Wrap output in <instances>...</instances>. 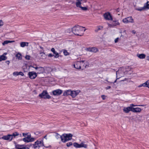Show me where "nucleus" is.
<instances>
[{
  "mask_svg": "<svg viewBox=\"0 0 149 149\" xmlns=\"http://www.w3.org/2000/svg\"><path fill=\"white\" fill-rule=\"evenodd\" d=\"M85 27H84L77 25L73 27L72 31V32L77 36H82L83 35L82 32L85 31L86 29H83Z\"/></svg>",
  "mask_w": 149,
  "mask_h": 149,
  "instance_id": "f257e3e1",
  "label": "nucleus"
},
{
  "mask_svg": "<svg viewBox=\"0 0 149 149\" xmlns=\"http://www.w3.org/2000/svg\"><path fill=\"white\" fill-rule=\"evenodd\" d=\"M19 135L18 133L15 132L12 134H8L7 136H4L1 137L3 139L11 141L14 138H15L16 136H17Z\"/></svg>",
  "mask_w": 149,
  "mask_h": 149,
  "instance_id": "f03ea898",
  "label": "nucleus"
},
{
  "mask_svg": "<svg viewBox=\"0 0 149 149\" xmlns=\"http://www.w3.org/2000/svg\"><path fill=\"white\" fill-rule=\"evenodd\" d=\"M44 146L43 143V141L42 140H37L36 141L34 144H30L29 146V147H32L34 148H36L37 147H40Z\"/></svg>",
  "mask_w": 149,
  "mask_h": 149,
  "instance_id": "7ed1b4c3",
  "label": "nucleus"
},
{
  "mask_svg": "<svg viewBox=\"0 0 149 149\" xmlns=\"http://www.w3.org/2000/svg\"><path fill=\"white\" fill-rule=\"evenodd\" d=\"M38 96L40 98L45 99H49L51 97L46 90L43 91L41 93L39 94Z\"/></svg>",
  "mask_w": 149,
  "mask_h": 149,
  "instance_id": "20e7f679",
  "label": "nucleus"
},
{
  "mask_svg": "<svg viewBox=\"0 0 149 149\" xmlns=\"http://www.w3.org/2000/svg\"><path fill=\"white\" fill-rule=\"evenodd\" d=\"M35 140V138L33 137H31V136L30 134L27 135L26 137H25L23 138L22 139L23 141L26 143L33 142Z\"/></svg>",
  "mask_w": 149,
  "mask_h": 149,
  "instance_id": "39448f33",
  "label": "nucleus"
},
{
  "mask_svg": "<svg viewBox=\"0 0 149 149\" xmlns=\"http://www.w3.org/2000/svg\"><path fill=\"white\" fill-rule=\"evenodd\" d=\"M28 74L30 78L31 79H34L37 76L36 73L33 71L29 72Z\"/></svg>",
  "mask_w": 149,
  "mask_h": 149,
  "instance_id": "423d86ee",
  "label": "nucleus"
},
{
  "mask_svg": "<svg viewBox=\"0 0 149 149\" xmlns=\"http://www.w3.org/2000/svg\"><path fill=\"white\" fill-rule=\"evenodd\" d=\"M103 15L104 18L108 20H112V16L109 13H106L104 14Z\"/></svg>",
  "mask_w": 149,
  "mask_h": 149,
  "instance_id": "0eeeda50",
  "label": "nucleus"
},
{
  "mask_svg": "<svg viewBox=\"0 0 149 149\" xmlns=\"http://www.w3.org/2000/svg\"><path fill=\"white\" fill-rule=\"evenodd\" d=\"M62 91L59 89L54 90L52 91V93L54 95H59L62 94Z\"/></svg>",
  "mask_w": 149,
  "mask_h": 149,
  "instance_id": "6e6552de",
  "label": "nucleus"
},
{
  "mask_svg": "<svg viewBox=\"0 0 149 149\" xmlns=\"http://www.w3.org/2000/svg\"><path fill=\"white\" fill-rule=\"evenodd\" d=\"M82 4V3H80L79 1L77 2L76 3V5L77 7L80 8L82 10L86 11L87 10L86 7H83L81 6V4Z\"/></svg>",
  "mask_w": 149,
  "mask_h": 149,
  "instance_id": "1a4fd4ad",
  "label": "nucleus"
},
{
  "mask_svg": "<svg viewBox=\"0 0 149 149\" xmlns=\"http://www.w3.org/2000/svg\"><path fill=\"white\" fill-rule=\"evenodd\" d=\"M74 65V67L77 69H81V61H77L75 62Z\"/></svg>",
  "mask_w": 149,
  "mask_h": 149,
  "instance_id": "9d476101",
  "label": "nucleus"
},
{
  "mask_svg": "<svg viewBox=\"0 0 149 149\" xmlns=\"http://www.w3.org/2000/svg\"><path fill=\"white\" fill-rule=\"evenodd\" d=\"M85 61H81V69H84L86 68L87 66H88V63L86 62L85 63H84Z\"/></svg>",
  "mask_w": 149,
  "mask_h": 149,
  "instance_id": "9b49d317",
  "label": "nucleus"
},
{
  "mask_svg": "<svg viewBox=\"0 0 149 149\" xmlns=\"http://www.w3.org/2000/svg\"><path fill=\"white\" fill-rule=\"evenodd\" d=\"M62 136L64 137V138H67L69 140H71L72 139V135L71 134H62Z\"/></svg>",
  "mask_w": 149,
  "mask_h": 149,
  "instance_id": "f8f14e48",
  "label": "nucleus"
},
{
  "mask_svg": "<svg viewBox=\"0 0 149 149\" xmlns=\"http://www.w3.org/2000/svg\"><path fill=\"white\" fill-rule=\"evenodd\" d=\"M132 107L131 106L128 107H124L123 109V111L126 113H128L130 111H132Z\"/></svg>",
  "mask_w": 149,
  "mask_h": 149,
  "instance_id": "ddd939ff",
  "label": "nucleus"
},
{
  "mask_svg": "<svg viewBox=\"0 0 149 149\" xmlns=\"http://www.w3.org/2000/svg\"><path fill=\"white\" fill-rule=\"evenodd\" d=\"M145 9H149V1H148L143 7L141 8V9H138V10L141 11Z\"/></svg>",
  "mask_w": 149,
  "mask_h": 149,
  "instance_id": "4468645a",
  "label": "nucleus"
},
{
  "mask_svg": "<svg viewBox=\"0 0 149 149\" xmlns=\"http://www.w3.org/2000/svg\"><path fill=\"white\" fill-rule=\"evenodd\" d=\"M141 111V109L140 108L136 107L133 108L132 107V111L134 112H139Z\"/></svg>",
  "mask_w": 149,
  "mask_h": 149,
  "instance_id": "2eb2a0df",
  "label": "nucleus"
},
{
  "mask_svg": "<svg viewBox=\"0 0 149 149\" xmlns=\"http://www.w3.org/2000/svg\"><path fill=\"white\" fill-rule=\"evenodd\" d=\"M22 145H16V149H29L28 147L26 146L22 147Z\"/></svg>",
  "mask_w": 149,
  "mask_h": 149,
  "instance_id": "dca6fc26",
  "label": "nucleus"
},
{
  "mask_svg": "<svg viewBox=\"0 0 149 149\" xmlns=\"http://www.w3.org/2000/svg\"><path fill=\"white\" fill-rule=\"evenodd\" d=\"M51 51L54 54V56L56 58H57L59 57L58 54V52H56L53 48L51 49Z\"/></svg>",
  "mask_w": 149,
  "mask_h": 149,
  "instance_id": "f3484780",
  "label": "nucleus"
},
{
  "mask_svg": "<svg viewBox=\"0 0 149 149\" xmlns=\"http://www.w3.org/2000/svg\"><path fill=\"white\" fill-rule=\"evenodd\" d=\"M88 50L90 52H96L98 51L97 48L95 47H92L88 49Z\"/></svg>",
  "mask_w": 149,
  "mask_h": 149,
  "instance_id": "a211bd4d",
  "label": "nucleus"
},
{
  "mask_svg": "<svg viewBox=\"0 0 149 149\" xmlns=\"http://www.w3.org/2000/svg\"><path fill=\"white\" fill-rule=\"evenodd\" d=\"M72 91L70 90H68L65 91L63 94V95L64 96L71 95Z\"/></svg>",
  "mask_w": 149,
  "mask_h": 149,
  "instance_id": "6ab92c4d",
  "label": "nucleus"
},
{
  "mask_svg": "<svg viewBox=\"0 0 149 149\" xmlns=\"http://www.w3.org/2000/svg\"><path fill=\"white\" fill-rule=\"evenodd\" d=\"M29 43L26 42H21L20 43V46L22 47H24L25 46H28Z\"/></svg>",
  "mask_w": 149,
  "mask_h": 149,
  "instance_id": "aec40b11",
  "label": "nucleus"
},
{
  "mask_svg": "<svg viewBox=\"0 0 149 149\" xmlns=\"http://www.w3.org/2000/svg\"><path fill=\"white\" fill-rule=\"evenodd\" d=\"M38 70V72H37L38 74H40L41 73H43L44 71V69L42 67H39Z\"/></svg>",
  "mask_w": 149,
  "mask_h": 149,
  "instance_id": "412c9836",
  "label": "nucleus"
},
{
  "mask_svg": "<svg viewBox=\"0 0 149 149\" xmlns=\"http://www.w3.org/2000/svg\"><path fill=\"white\" fill-rule=\"evenodd\" d=\"M103 26H99L97 27L96 29L95 30V32L97 33L98 31L102 30L103 28Z\"/></svg>",
  "mask_w": 149,
  "mask_h": 149,
  "instance_id": "4be33fe9",
  "label": "nucleus"
},
{
  "mask_svg": "<svg viewBox=\"0 0 149 149\" xmlns=\"http://www.w3.org/2000/svg\"><path fill=\"white\" fill-rule=\"evenodd\" d=\"M73 145L76 148H81V143L80 144H79L75 142L73 143Z\"/></svg>",
  "mask_w": 149,
  "mask_h": 149,
  "instance_id": "5701e85b",
  "label": "nucleus"
},
{
  "mask_svg": "<svg viewBox=\"0 0 149 149\" xmlns=\"http://www.w3.org/2000/svg\"><path fill=\"white\" fill-rule=\"evenodd\" d=\"M137 55V56L140 59H143L146 57V55L143 54H138Z\"/></svg>",
  "mask_w": 149,
  "mask_h": 149,
  "instance_id": "b1692460",
  "label": "nucleus"
},
{
  "mask_svg": "<svg viewBox=\"0 0 149 149\" xmlns=\"http://www.w3.org/2000/svg\"><path fill=\"white\" fill-rule=\"evenodd\" d=\"M15 41L14 40H6L3 42L2 43V45H5L6 44H7L9 43H11L13 42H14Z\"/></svg>",
  "mask_w": 149,
  "mask_h": 149,
  "instance_id": "393cba45",
  "label": "nucleus"
},
{
  "mask_svg": "<svg viewBox=\"0 0 149 149\" xmlns=\"http://www.w3.org/2000/svg\"><path fill=\"white\" fill-rule=\"evenodd\" d=\"M61 141L63 143H65L66 142L69 140L68 139V138H64V137L62 136V135H61Z\"/></svg>",
  "mask_w": 149,
  "mask_h": 149,
  "instance_id": "a878e982",
  "label": "nucleus"
},
{
  "mask_svg": "<svg viewBox=\"0 0 149 149\" xmlns=\"http://www.w3.org/2000/svg\"><path fill=\"white\" fill-rule=\"evenodd\" d=\"M16 57L19 60H21L22 59V55L21 53L19 52L16 55Z\"/></svg>",
  "mask_w": 149,
  "mask_h": 149,
  "instance_id": "bb28decb",
  "label": "nucleus"
},
{
  "mask_svg": "<svg viewBox=\"0 0 149 149\" xmlns=\"http://www.w3.org/2000/svg\"><path fill=\"white\" fill-rule=\"evenodd\" d=\"M7 58V57L4 55L1 56H0V61L6 60Z\"/></svg>",
  "mask_w": 149,
  "mask_h": 149,
  "instance_id": "cd10ccee",
  "label": "nucleus"
},
{
  "mask_svg": "<svg viewBox=\"0 0 149 149\" xmlns=\"http://www.w3.org/2000/svg\"><path fill=\"white\" fill-rule=\"evenodd\" d=\"M127 18L128 20V23H129V22H131V23L134 22L133 19L132 18V17H128Z\"/></svg>",
  "mask_w": 149,
  "mask_h": 149,
  "instance_id": "c85d7f7f",
  "label": "nucleus"
},
{
  "mask_svg": "<svg viewBox=\"0 0 149 149\" xmlns=\"http://www.w3.org/2000/svg\"><path fill=\"white\" fill-rule=\"evenodd\" d=\"M119 24L118 22L117 21H113L112 25L113 26H116L117 25H119Z\"/></svg>",
  "mask_w": 149,
  "mask_h": 149,
  "instance_id": "c756f323",
  "label": "nucleus"
},
{
  "mask_svg": "<svg viewBox=\"0 0 149 149\" xmlns=\"http://www.w3.org/2000/svg\"><path fill=\"white\" fill-rule=\"evenodd\" d=\"M81 147L86 148L87 147L88 145L86 144H85V142H83L81 143Z\"/></svg>",
  "mask_w": 149,
  "mask_h": 149,
  "instance_id": "7c9ffc66",
  "label": "nucleus"
},
{
  "mask_svg": "<svg viewBox=\"0 0 149 149\" xmlns=\"http://www.w3.org/2000/svg\"><path fill=\"white\" fill-rule=\"evenodd\" d=\"M75 94V91H72L71 95L72 97H75L76 96V95Z\"/></svg>",
  "mask_w": 149,
  "mask_h": 149,
  "instance_id": "2f4dec72",
  "label": "nucleus"
},
{
  "mask_svg": "<svg viewBox=\"0 0 149 149\" xmlns=\"http://www.w3.org/2000/svg\"><path fill=\"white\" fill-rule=\"evenodd\" d=\"M61 136H60L59 134H58L57 133H56V136H55V137H56V138L57 139H58L60 138L61 139Z\"/></svg>",
  "mask_w": 149,
  "mask_h": 149,
  "instance_id": "473e14b6",
  "label": "nucleus"
},
{
  "mask_svg": "<svg viewBox=\"0 0 149 149\" xmlns=\"http://www.w3.org/2000/svg\"><path fill=\"white\" fill-rule=\"evenodd\" d=\"M63 53L65 56H67L69 54L68 52L66 50H63Z\"/></svg>",
  "mask_w": 149,
  "mask_h": 149,
  "instance_id": "72a5a7b5",
  "label": "nucleus"
},
{
  "mask_svg": "<svg viewBox=\"0 0 149 149\" xmlns=\"http://www.w3.org/2000/svg\"><path fill=\"white\" fill-rule=\"evenodd\" d=\"M123 22L125 23H128L127 18H126L123 19Z\"/></svg>",
  "mask_w": 149,
  "mask_h": 149,
  "instance_id": "f704fd0d",
  "label": "nucleus"
},
{
  "mask_svg": "<svg viewBox=\"0 0 149 149\" xmlns=\"http://www.w3.org/2000/svg\"><path fill=\"white\" fill-rule=\"evenodd\" d=\"M146 83L145 82L144 83H143L142 84H141V85H139L138 86V87H141L142 86H143V87H146Z\"/></svg>",
  "mask_w": 149,
  "mask_h": 149,
  "instance_id": "c9c22d12",
  "label": "nucleus"
},
{
  "mask_svg": "<svg viewBox=\"0 0 149 149\" xmlns=\"http://www.w3.org/2000/svg\"><path fill=\"white\" fill-rule=\"evenodd\" d=\"M72 145V142H68V143H67V144H66V146L68 147H69L70 146Z\"/></svg>",
  "mask_w": 149,
  "mask_h": 149,
  "instance_id": "e433bc0d",
  "label": "nucleus"
},
{
  "mask_svg": "<svg viewBox=\"0 0 149 149\" xmlns=\"http://www.w3.org/2000/svg\"><path fill=\"white\" fill-rule=\"evenodd\" d=\"M146 87H147L149 88V80H148L146 82Z\"/></svg>",
  "mask_w": 149,
  "mask_h": 149,
  "instance_id": "4c0bfd02",
  "label": "nucleus"
},
{
  "mask_svg": "<svg viewBox=\"0 0 149 149\" xmlns=\"http://www.w3.org/2000/svg\"><path fill=\"white\" fill-rule=\"evenodd\" d=\"M40 55L41 56V58L44 59L45 58V53H44L43 54H40Z\"/></svg>",
  "mask_w": 149,
  "mask_h": 149,
  "instance_id": "58836bf2",
  "label": "nucleus"
},
{
  "mask_svg": "<svg viewBox=\"0 0 149 149\" xmlns=\"http://www.w3.org/2000/svg\"><path fill=\"white\" fill-rule=\"evenodd\" d=\"M25 58L26 60H29L30 59V56L29 55H26Z\"/></svg>",
  "mask_w": 149,
  "mask_h": 149,
  "instance_id": "ea45409f",
  "label": "nucleus"
},
{
  "mask_svg": "<svg viewBox=\"0 0 149 149\" xmlns=\"http://www.w3.org/2000/svg\"><path fill=\"white\" fill-rule=\"evenodd\" d=\"M13 74L14 76H17L19 75L18 72H15L13 73Z\"/></svg>",
  "mask_w": 149,
  "mask_h": 149,
  "instance_id": "a19ab883",
  "label": "nucleus"
},
{
  "mask_svg": "<svg viewBox=\"0 0 149 149\" xmlns=\"http://www.w3.org/2000/svg\"><path fill=\"white\" fill-rule=\"evenodd\" d=\"M3 24V22L2 20H0V26H2Z\"/></svg>",
  "mask_w": 149,
  "mask_h": 149,
  "instance_id": "79ce46f5",
  "label": "nucleus"
},
{
  "mask_svg": "<svg viewBox=\"0 0 149 149\" xmlns=\"http://www.w3.org/2000/svg\"><path fill=\"white\" fill-rule=\"evenodd\" d=\"M44 53H45V52H44V50H42V51L40 50L39 51V53H40V54H42Z\"/></svg>",
  "mask_w": 149,
  "mask_h": 149,
  "instance_id": "37998d69",
  "label": "nucleus"
},
{
  "mask_svg": "<svg viewBox=\"0 0 149 149\" xmlns=\"http://www.w3.org/2000/svg\"><path fill=\"white\" fill-rule=\"evenodd\" d=\"M75 91V94L76 95V96L78 95V94L80 92V91Z\"/></svg>",
  "mask_w": 149,
  "mask_h": 149,
  "instance_id": "c03bdc74",
  "label": "nucleus"
},
{
  "mask_svg": "<svg viewBox=\"0 0 149 149\" xmlns=\"http://www.w3.org/2000/svg\"><path fill=\"white\" fill-rule=\"evenodd\" d=\"M18 74H19V75H20L22 76H23L24 75V74H23V73L21 72H18Z\"/></svg>",
  "mask_w": 149,
  "mask_h": 149,
  "instance_id": "a18cd8bd",
  "label": "nucleus"
},
{
  "mask_svg": "<svg viewBox=\"0 0 149 149\" xmlns=\"http://www.w3.org/2000/svg\"><path fill=\"white\" fill-rule=\"evenodd\" d=\"M118 39L119 38H116L114 40L115 42L117 43V42H118Z\"/></svg>",
  "mask_w": 149,
  "mask_h": 149,
  "instance_id": "49530a36",
  "label": "nucleus"
},
{
  "mask_svg": "<svg viewBox=\"0 0 149 149\" xmlns=\"http://www.w3.org/2000/svg\"><path fill=\"white\" fill-rule=\"evenodd\" d=\"M54 56V55H53L52 54H49L48 55V56L49 57H52Z\"/></svg>",
  "mask_w": 149,
  "mask_h": 149,
  "instance_id": "de8ad7c7",
  "label": "nucleus"
},
{
  "mask_svg": "<svg viewBox=\"0 0 149 149\" xmlns=\"http://www.w3.org/2000/svg\"><path fill=\"white\" fill-rule=\"evenodd\" d=\"M101 97L102 98V99L103 100H105V96L104 95H102V96H101Z\"/></svg>",
  "mask_w": 149,
  "mask_h": 149,
  "instance_id": "09e8293b",
  "label": "nucleus"
},
{
  "mask_svg": "<svg viewBox=\"0 0 149 149\" xmlns=\"http://www.w3.org/2000/svg\"><path fill=\"white\" fill-rule=\"evenodd\" d=\"M28 134V133H23L22 134H23V136H24V137H26V136Z\"/></svg>",
  "mask_w": 149,
  "mask_h": 149,
  "instance_id": "8fccbe9b",
  "label": "nucleus"
},
{
  "mask_svg": "<svg viewBox=\"0 0 149 149\" xmlns=\"http://www.w3.org/2000/svg\"><path fill=\"white\" fill-rule=\"evenodd\" d=\"M111 88V86H108L106 87V89L107 90L109 89H110V88Z\"/></svg>",
  "mask_w": 149,
  "mask_h": 149,
  "instance_id": "3c124183",
  "label": "nucleus"
},
{
  "mask_svg": "<svg viewBox=\"0 0 149 149\" xmlns=\"http://www.w3.org/2000/svg\"><path fill=\"white\" fill-rule=\"evenodd\" d=\"M6 62L8 65L10 63V61H6Z\"/></svg>",
  "mask_w": 149,
  "mask_h": 149,
  "instance_id": "603ef678",
  "label": "nucleus"
},
{
  "mask_svg": "<svg viewBox=\"0 0 149 149\" xmlns=\"http://www.w3.org/2000/svg\"><path fill=\"white\" fill-rule=\"evenodd\" d=\"M33 68H35L36 70H38L39 67H34V66H32V67Z\"/></svg>",
  "mask_w": 149,
  "mask_h": 149,
  "instance_id": "864d4df0",
  "label": "nucleus"
},
{
  "mask_svg": "<svg viewBox=\"0 0 149 149\" xmlns=\"http://www.w3.org/2000/svg\"><path fill=\"white\" fill-rule=\"evenodd\" d=\"M86 1H87V0H82V1H81V2H82V3L83 2L85 3Z\"/></svg>",
  "mask_w": 149,
  "mask_h": 149,
  "instance_id": "5fc2aeb1",
  "label": "nucleus"
},
{
  "mask_svg": "<svg viewBox=\"0 0 149 149\" xmlns=\"http://www.w3.org/2000/svg\"><path fill=\"white\" fill-rule=\"evenodd\" d=\"M136 106V105H135L134 104H131L130 105V106H131V107H135V106Z\"/></svg>",
  "mask_w": 149,
  "mask_h": 149,
  "instance_id": "6e6d98bb",
  "label": "nucleus"
},
{
  "mask_svg": "<svg viewBox=\"0 0 149 149\" xmlns=\"http://www.w3.org/2000/svg\"><path fill=\"white\" fill-rule=\"evenodd\" d=\"M119 10H120V9H119V8H117L116 10V11H117V12H119Z\"/></svg>",
  "mask_w": 149,
  "mask_h": 149,
  "instance_id": "4d7b16f0",
  "label": "nucleus"
},
{
  "mask_svg": "<svg viewBox=\"0 0 149 149\" xmlns=\"http://www.w3.org/2000/svg\"><path fill=\"white\" fill-rule=\"evenodd\" d=\"M132 32L134 34H135L136 33V31L134 30H133L132 31Z\"/></svg>",
  "mask_w": 149,
  "mask_h": 149,
  "instance_id": "13d9d810",
  "label": "nucleus"
},
{
  "mask_svg": "<svg viewBox=\"0 0 149 149\" xmlns=\"http://www.w3.org/2000/svg\"><path fill=\"white\" fill-rule=\"evenodd\" d=\"M146 59H147V60L149 61V56H147L146 57Z\"/></svg>",
  "mask_w": 149,
  "mask_h": 149,
  "instance_id": "bf43d9fd",
  "label": "nucleus"
},
{
  "mask_svg": "<svg viewBox=\"0 0 149 149\" xmlns=\"http://www.w3.org/2000/svg\"><path fill=\"white\" fill-rule=\"evenodd\" d=\"M77 2H78L79 1V2H80V3H82L81 2V1H82V0H77Z\"/></svg>",
  "mask_w": 149,
  "mask_h": 149,
  "instance_id": "052dcab7",
  "label": "nucleus"
},
{
  "mask_svg": "<svg viewBox=\"0 0 149 149\" xmlns=\"http://www.w3.org/2000/svg\"><path fill=\"white\" fill-rule=\"evenodd\" d=\"M40 48L41 49H43V47H42L40 46Z\"/></svg>",
  "mask_w": 149,
  "mask_h": 149,
  "instance_id": "680f3d73",
  "label": "nucleus"
},
{
  "mask_svg": "<svg viewBox=\"0 0 149 149\" xmlns=\"http://www.w3.org/2000/svg\"><path fill=\"white\" fill-rule=\"evenodd\" d=\"M44 138H45L46 139H47V135L45 136L44 137Z\"/></svg>",
  "mask_w": 149,
  "mask_h": 149,
  "instance_id": "e2e57ef3",
  "label": "nucleus"
},
{
  "mask_svg": "<svg viewBox=\"0 0 149 149\" xmlns=\"http://www.w3.org/2000/svg\"><path fill=\"white\" fill-rule=\"evenodd\" d=\"M116 81H117V79H116L115 81H114V82L113 83H115V82H116Z\"/></svg>",
  "mask_w": 149,
  "mask_h": 149,
  "instance_id": "0e129e2a",
  "label": "nucleus"
},
{
  "mask_svg": "<svg viewBox=\"0 0 149 149\" xmlns=\"http://www.w3.org/2000/svg\"><path fill=\"white\" fill-rule=\"evenodd\" d=\"M7 53H4L3 54L4 55H6L7 54Z\"/></svg>",
  "mask_w": 149,
  "mask_h": 149,
  "instance_id": "69168bd1",
  "label": "nucleus"
},
{
  "mask_svg": "<svg viewBox=\"0 0 149 149\" xmlns=\"http://www.w3.org/2000/svg\"><path fill=\"white\" fill-rule=\"evenodd\" d=\"M118 71H116V74L117 75V73H118Z\"/></svg>",
  "mask_w": 149,
  "mask_h": 149,
  "instance_id": "338daca9",
  "label": "nucleus"
},
{
  "mask_svg": "<svg viewBox=\"0 0 149 149\" xmlns=\"http://www.w3.org/2000/svg\"><path fill=\"white\" fill-rule=\"evenodd\" d=\"M106 81H107L108 82H109V81H108V80H107H107H106Z\"/></svg>",
  "mask_w": 149,
  "mask_h": 149,
  "instance_id": "774afa93",
  "label": "nucleus"
}]
</instances>
